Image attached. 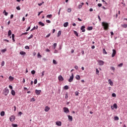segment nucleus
Returning a JSON list of instances; mask_svg holds the SVG:
<instances>
[{
  "instance_id": "9",
  "label": "nucleus",
  "mask_w": 127,
  "mask_h": 127,
  "mask_svg": "<svg viewBox=\"0 0 127 127\" xmlns=\"http://www.w3.org/2000/svg\"><path fill=\"white\" fill-rule=\"evenodd\" d=\"M56 124L57 126H59V127H61V126L62 125V123L60 121H57L56 123Z\"/></svg>"
},
{
  "instance_id": "32",
  "label": "nucleus",
  "mask_w": 127,
  "mask_h": 127,
  "mask_svg": "<svg viewBox=\"0 0 127 127\" xmlns=\"http://www.w3.org/2000/svg\"><path fill=\"white\" fill-rule=\"evenodd\" d=\"M103 53L104 54H108V53L106 51V50L105 49H103Z\"/></svg>"
},
{
  "instance_id": "42",
  "label": "nucleus",
  "mask_w": 127,
  "mask_h": 127,
  "mask_svg": "<svg viewBox=\"0 0 127 127\" xmlns=\"http://www.w3.org/2000/svg\"><path fill=\"white\" fill-rule=\"evenodd\" d=\"M16 9H17L18 10H20V6H17Z\"/></svg>"
},
{
  "instance_id": "30",
  "label": "nucleus",
  "mask_w": 127,
  "mask_h": 127,
  "mask_svg": "<svg viewBox=\"0 0 127 127\" xmlns=\"http://www.w3.org/2000/svg\"><path fill=\"white\" fill-rule=\"evenodd\" d=\"M114 120L115 121H119V117H118V116L115 117Z\"/></svg>"
},
{
  "instance_id": "51",
  "label": "nucleus",
  "mask_w": 127,
  "mask_h": 127,
  "mask_svg": "<svg viewBox=\"0 0 127 127\" xmlns=\"http://www.w3.org/2000/svg\"><path fill=\"white\" fill-rule=\"evenodd\" d=\"M65 99H68V94L66 93L65 95Z\"/></svg>"
},
{
  "instance_id": "22",
  "label": "nucleus",
  "mask_w": 127,
  "mask_h": 127,
  "mask_svg": "<svg viewBox=\"0 0 127 127\" xmlns=\"http://www.w3.org/2000/svg\"><path fill=\"white\" fill-rule=\"evenodd\" d=\"M73 33L75 34L76 36H79V34H78V32L76 31H73Z\"/></svg>"
},
{
  "instance_id": "25",
  "label": "nucleus",
  "mask_w": 127,
  "mask_h": 127,
  "mask_svg": "<svg viewBox=\"0 0 127 127\" xmlns=\"http://www.w3.org/2000/svg\"><path fill=\"white\" fill-rule=\"evenodd\" d=\"M64 90H68L69 89V87L68 86V85H65L64 87Z\"/></svg>"
},
{
  "instance_id": "8",
  "label": "nucleus",
  "mask_w": 127,
  "mask_h": 127,
  "mask_svg": "<svg viewBox=\"0 0 127 127\" xmlns=\"http://www.w3.org/2000/svg\"><path fill=\"white\" fill-rule=\"evenodd\" d=\"M98 63L100 66H103V65L105 64V62H104L103 61H98Z\"/></svg>"
},
{
  "instance_id": "62",
  "label": "nucleus",
  "mask_w": 127,
  "mask_h": 127,
  "mask_svg": "<svg viewBox=\"0 0 127 127\" xmlns=\"http://www.w3.org/2000/svg\"><path fill=\"white\" fill-rule=\"evenodd\" d=\"M78 8H82V5H79V6H78Z\"/></svg>"
},
{
  "instance_id": "59",
  "label": "nucleus",
  "mask_w": 127,
  "mask_h": 127,
  "mask_svg": "<svg viewBox=\"0 0 127 127\" xmlns=\"http://www.w3.org/2000/svg\"><path fill=\"white\" fill-rule=\"evenodd\" d=\"M46 51L47 52H50V50H49V49H47L46 50Z\"/></svg>"
},
{
  "instance_id": "10",
  "label": "nucleus",
  "mask_w": 127,
  "mask_h": 127,
  "mask_svg": "<svg viewBox=\"0 0 127 127\" xmlns=\"http://www.w3.org/2000/svg\"><path fill=\"white\" fill-rule=\"evenodd\" d=\"M58 78L59 81H63L64 80V78L63 77H62V75H59Z\"/></svg>"
},
{
  "instance_id": "37",
  "label": "nucleus",
  "mask_w": 127,
  "mask_h": 127,
  "mask_svg": "<svg viewBox=\"0 0 127 127\" xmlns=\"http://www.w3.org/2000/svg\"><path fill=\"white\" fill-rule=\"evenodd\" d=\"M75 96H78L79 95V92L76 91L75 92Z\"/></svg>"
},
{
  "instance_id": "17",
  "label": "nucleus",
  "mask_w": 127,
  "mask_h": 127,
  "mask_svg": "<svg viewBox=\"0 0 127 127\" xmlns=\"http://www.w3.org/2000/svg\"><path fill=\"white\" fill-rule=\"evenodd\" d=\"M20 55H26V53H25V52L21 51L20 52Z\"/></svg>"
},
{
  "instance_id": "52",
  "label": "nucleus",
  "mask_w": 127,
  "mask_h": 127,
  "mask_svg": "<svg viewBox=\"0 0 127 127\" xmlns=\"http://www.w3.org/2000/svg\"><path fill=\"white\" fill-rule=\"evenodd\" d=\"M42 12H43V11H41L39 12L38 14V16H39V15H40V14L42 13Z\"/></svg>"
},
{
  "instance_id": "6",
  "label": "nucleus",
  "mask_w": 127,
  "mask_h": 127,
  "mask_svg": "<svg viewBox=\"0 0 127 127\" xmlns=\"http://www.w3.org/2000/svg\"><path fill=\"white\" fill-rule=\"evenodd\" d=\"M35 93L37 96H39V95H40V93H41V90H38L36 89Z\"/></svg>"
},
{
  "instance_id": "21",
  "label": "nucleus",
  "mask_w": 127,
  "mask_h": 127,
  "mask_svg": "<svg viewBox=\"0 0 127 127\" xmlns=\"http://www.w3.org/2000/svg\"><path fill=\"white\" fill-rule=\"evenodd\" d=\"M11 35V31L9 30L8 32V36H10Z\"/></svg>"
},
{
  "instance_id": "23",
  "label": "nucleus",
  "mask_w": 127,
  "mask_h": 127,
  "mask_svg": "<svg viewBox=\"0 0 127 127\" xmlns=\"http://www.w3.org/2000/svg\"><path fill=\"white\" fill-rule=\"evenodd\" d=\"M3 13H4V15H5L6 16H7V15L8 14V13L6 12V11H5V10L3 11Z\"/></svg>"
},
{
  "instance_id": "64",
  "label": "nucleus",
  "mask_w": 127,
  "mask_h": 127,
  "mask_svg": "<svg viewBox=\"0 0 127 127\" xmlns=\"http://www.w3.org/2000/svg\"><path fill=\"white\" fill-rule=\"evenodd\" d=\"M29 29H30V27H29L26 30V31H28V30H29Z\"/></svg>"
},
{
  "instance_id": "61",
  "label": "nucleus",
  "mask_w": 127,
  "mask_h": 127,
  "mask_svg": "<svg viewBox=\"0 0 127 127\" xmlns=\"http://www.w3.org/2000/svg\"><path fill=\"white\" fill-rule=\"evenodd\" d=\"M50 35H51V34H49L48 35H47L46 36V37L48 38V37H49L50 36Z\"/></svg>"
},
{
  "instance_id": "56",
  "label": "nucleus",
  "mask_w": 127,
  "mask_h": 127,
  "mask_svg": "<svg viewBox=\"0 0 127 127\" xmlns=\"http://www.w3.org/2000/svg\"><path fill=\"white\" fill-rule=\"evenodd\" d=\"M98 18L99 20V21H101V17H100V15L98 16Z\"/></svg>"
},
{
  "instance_id": "41",
  "label": "nucleus",
  "mask_w": 127,
  "mask_h": 127,
  "mask_svg": "<svg viewBox=\"0 0 127 127\" xmlns=\"http://www.w3.org/2000/svg\"><path fill=\"white\" fill-rule=\"evenodd\" d=\"M12 127H17V125H16V124H12Z\"/></svg>"
},
{
  "instance_id": "16",
  "label": "nucleus",
  "mask_w": 127,
  "mask_h": 127,
  "mask_svg": "<svg viewBox=\"0 0 127 127\" xmlns=\"http://www.w3.org/2000/svg\"><path fill=\"white\" fill-rule=\"evenodd\" d=\"M11 94L12 96H15V91H14L13 90H12L11 91Z\"/></svg>"
},
{
  "instance_id": "36",
  "label": "nucleus",
  "mask_w": 127,
  "mask_h": 127,
  "mask_svg": "<svg viewBox=\"0 0 127 127\" xmlns=\"http://www.w3.org/2000/svg\"><path fill=\"white\" fill-rule=\"evenodd\" d=\"M92 29H93V27L92 26L88 27V30H92Z\"/></svg>"
},
{
  "instance_id": "40",
  "label": "nucleus",
  "mask_w": 127,
  "mask_h": 127,
  "mask_svg": "<svg viewBox=\"0 0 127 127\" xmlns=\"http://www.w3.org/2000/svg\"><path fill=\"white\" fill-rule=\"evenodd\" d=\"M31 74H32V75H34V74H35V70H32Z\"/></svg>"
},
{
  "instance_id": "7",
  "label": "nucleus",
  "mask_w": 127,
  "mask_h": 127,
  "mask_svg": "<svg viewBox=\"0 0 127 127\" xmlns=\"http://www.w3.org/2000/svg\"><path fill=\"white\" fill-rule=\"evenodd\" d=\"M14 120H15V117L14 116H11L9 118V120L10 121V122H14Z\"/></svg>"
},
{
  "instance_id": "20",
  "label": "nucleus",
  "mask_w": 127,
  "mask_h": 127,
  "mask_svg": "<svg viewBox=\"0 0 127 127\" xmlns=\"http://www.w3.org/2000/svg\"><path fill=\"white\" fill-rule=\"evenodd\" d=\"M39 24L42 26H44L45 25L44 23H42V22H39Z\"/></svg>"
},
{
  "instance_id": "39",
  "label": "nucleus",
  "mask_w": 127,
  "mask_h": 127,
  "mask_svg": "<svg viewBox=\"0 0 127 127\" xmlns=\"http://www.w3.org/2000/svg\"><path fill=\"white\" fill-rule=\"evenodd\" d=\"M53 46L54 47V49H55V48H56V47L57 46V43L54 44Z\"/></svg>"
},
{
  "instance_id": "28",
  "label": "nucleus",
  "mask_w": 127,
  "mask_h": 127,
  "mask_svg": "<svg viewBox=\"0 0 127 127\" xmlns=\"http://www.w3.org/2000/svg\"><path fill=\"white\" fill-rule=\"evenodd\" d=\"M53 63L55 64V65H56L57 64V62L55 61V60H53Z\"/></svg>"
},
{
  "instance_id": "2",
  "label": "nucleus",
  "mask_w": 127,
  "mask_h": 127,
  "mask_svg": "<svg viewBox=\"0 0 127 127\" xmlns=\"http://www.w3.org/2000/svg\"><path fill=\"white\" fill-rule=\"evenodd\" d=\"M9 93V90H8L7 87H6L5 89H4V90H3L2 94L4 95V96H7Z\"/></svg>"
},
{
  "instance_id": "43",
  "label": "nucleus",
  "mask_w": 127,
  "mask_h": 127,
  "mask_svg": "<svg viewBox=\"0 0 127 127\" xmlns=\"http://www.w3.org/2000/svg\"><path fill=\"white\" fill-rule=\"evenodd\" d=\"M67 11L68 12H71V11H72V9L71 8H68Z\"/></svg>"
},
{
  "instance_id": "54",
  "label": "nucleus",
  "mask_w": 127,
  "mask_h": 127,
  "mask_svg": "<svg viewBox=\"0 0 127 127\" xmlns=\"http://www.w3.org/2000/svg\"><path fill=\"white\" fill-rule=\"evenodd\" d=\"M98 6H99V7H101V6H102V4L101 3H98Z\"/></svg>"
},
{
  "instance_id": "1",
  "label": "nucleus",
  "mask_w": 127,
  "mask_h": 127,
  "mask_svg": "<svg viewBox=\"0 0 127 127\" xmlns=\"http://www.w3.org/2000/svg\"><path fill=\"white\" fill-rule=\"evenodd\" d=\"M102 24L104 27V30H108V29L109 28V24L107 22H103Z\"/></svg>"
},
{
  "instance_id": "27",
  "label": "nucleus",
  "mask_w": 127,
  "mask_h": 127,
  "mask_svg": "<svg viewBox=\"0 0 127 127\" xmlns=\"http://www.w3.org/2000/svg\"><path fill=\"white\" fill-rule=\"evenodd\" d=\"M113 106H114V107L115 108V109H118V105H117V104H114V105H113Z\"/></svg>"
},
{
  "instance_id": "19",
  "label": "nucleus",
  "mask_w": 127,
  "mask_h": 127,
  "mask_svg": "<svg viewBox=\"0 0 127 127\" xmlns=\"http://www.w3.org/2000/svg\"><path fill=\"white\" fill-rule=\"evenodd\" d=\"M4 115H5L4 111H2V112H1V113H0V116H1V117H3V116H4Z\"/></svg>"
},
{
  "instance_id": "63",
  "label": "nucleus",
  "mask_w": 127,
  "mask_h": 127,
  "mask_svg": "<svg viewBox=\"0 0 127 127\" xmlns=\"http://www.w3.org/2000/svg\"><path fill=\"white\" fill-rule=\"evenodd\" d=\"M12 38H14V34H12Z\"/></svg>"
},
{
  "instance_id": "45",
  "label": "nucleus",
  "mask_w": 127,
  "mask_h": 127,
  "mask_svg": "<svg viewBox=\"0 0 127 127\" xmlns=\"http://www.w3.org/2000/svg\"><path fill=\"white\" fill-rule=\"evenodd\" d=\"M123 27H124L125 28H127V24H124L123 25Z\"/></svg>"
},
{
  "instance_id": "11",
  "label": "nucleus",
  "mask_w": 127,
  "mask_h": 127,
  "mask_svg": "<svg viewBox=\"0 0 127 127\" xmlns=\"http://www.w3.org/2000/svg\"><path fill=\"white\" fill-rule=\"evenodd\" d=\"M108 83L110 84V86H113V85H114V83L111 79L108 80Z\"/></svg>"
},
{
  "instance_id": "46",
  "label": "nucleus",
  "mask_w": 127,
  "mask_h": 127,
  "mask_svg": "<svg viewBox=\"0 0 127 127\" xmlns=\"http://www.w3.org/2000/svg\"><path fill=\"white\" fill-rule=\"evenodd\" d=\"M9 80H13V77L10 76L9 77Z\"/></svg>"
},
{
  "instance_id": "29",
  "label": "nucleus",
  "mask_w": 127,
  "mask_h": 127,
  "mask_svg": "<svg viewBox=\"0 0 127 127\" xmlns=\"http://www.w3.org/2000/svg\"><path fill=\"white\" fill-rule=\"evenodd\" d=\"M96 74L99 75V73H100V71L98 70V68L96 69Z\"/></svg>"
},
{
  "instance_id": "35",
  "label": "nucleus",
  "mask_w": 127,
  "mask_h": 127,
  "mask_svg": "<svg viewBox=\"0 0 127 127\" xmlns=\"http://www.w3.org/2000/svg\"><path fill=\"white\" fill-rule=\"evenodd\" d=\"M112 97H114V98H116L117 97V95L115 93H113L112 94Z\"/></svg>"
},
{
  "instance_id": "58",
  "label": "nucleus",
  "mask_w": 127,
  "mask_h": 127,
  "mask_svg": "<svg viewBox=\"0 0 127 127\" xmlns=\"http://www.w3.org/2000/svg\"><path fill=\"white\" fill-rule=\"evenodd\" d=\"M28 33L27 32H25V33H23L22 35H26V34H27Z\"/></svg>"
},
{
  "instance_id": "4",
  "label": "nucleus",
  "mask_w": 127,
  "mask_h": 127,
  "mask_svg": "<svg viewBox=\"0 0 127 127\" xmlns=\"http://www.w3.org/2000/svg\"><path fill=\"white\" fill-rule=\"evenodd\" d=\"M63 110H64V113H66V114H68V113H69V109H68V108L64 107L63 108Z\"/></svg>"
},
{
  "instance_id": "26",
  "label": "nucleus",
  "mask_w": 127,
  "mask_h": 127,
  "mask_svg": "<svg viewBox=\"0 0 127 127\" xmlns=\"http://www.w3.org/2000/svg\"><path fill=\"white\" fill-rule=\"evenodd\" d=\"M47 17L48 18H51L52 17V14L47 15Z\"/></svg>"
},
{
  "instance_id": "31",
  "label": "nucleus",
  "mask_w": 127,
  "mask_h": 127,
  "mask_svg": "<svg viewBox=\"0 0 127 127\" xmlns=\"http://www.w3.org/2000/svg\"><path fill=\"white\" fill-rule=\"evenodd\" d=\"M60 35H61V31H59L58 33V36L59 37Z\"/></svg>"
},
{
  "instance_id": "5",
  "label": "nucleus",
  "mask_w": 127,
  "mask_h": 127,
  "mask_svg": "<svg viewBox=\"0 0 127 127\" xmlns=\"http://www.w3.org/2000/svg\"><path fill=\"white\" fill-rule=\"evenodd\" d=\"M116 54H117V51H116V50L113 49L112 57H115V56H116Z\"/></svg>"
},
{
  "instance_id": "53",
  "label": "nucleus",
  "mask_w": 127,
  "mask_h": 127,
  "mask_svg": "<svg viewBox=\"0 0 127 127\" xmlns=\"http://www.w3.org/2000/svg\"><path fill=\"white\" fill-rule=\"evenodd\" d=\"M1 66H4V61H2L1 63Z\"/></svg>"
},
{
  "instance_id": "3",
  "label": "nucleus",
  "mask_w": 127,
  "mask_h": 127,
  "mask_svg": "<svg viewBox=\"0 0 127 127\" xmlns=\"http://www.w3.org/2000/svg\"><path fill=\"white\" fill-rule=\"evenodd\" d=\"M73 80H74V74L71 73V76H70V78L68 79V82L71 83V82H72Z\"/></svg>"
},
{
  "instance_id": "18",
  "label": "nucleus",
  "mask_w": 127,
  "mask_h": 127,
  "mask_svg": "<svg viewBox=\"0 0 127 127\" xmlns=\"http://www.w3.org/2000/svg\"><path fill=\"white\" fill-rule=\"evenodd\" d=\"M80 78H81V77L80 76V75H76L75 79L76 80H80Z\"/></svg>"
},
{
  "instance_id": "14",
  "label": "nucleus",
  "mask_w": 127,
  "mask_h": 127,
  "mask_svg": "<svg viewBox=\"0 0 127 127\" xmlns=\"http://www.w3.org/2000/svg\"><path fill=\"white\" fill-rule=\"evenodd\" d=\"M50 110V108H49L48 106H46L45 109V112H48Z\"/></svg>"
},
{
  "instance_id": "50",
  "label": "nucleus",
  "mask_w": 127,
  "mask_h": 127,
  "mask_svg": "<svg viewBox=\"0 0 127 127\" xmlns=\"http://www.w3.org/2000/svg\"><path fill=\"white\" fill-rule=\"evenodd\" d=\"M25 49H29V46H26L25 47Z\"/></svg>"
},
{
  "instance_id": "55",
  "label": "nucleus",
  "mask_w": 127,
  "mask_h": 127,
  "mask_svg": "<svg viewBox=\"0 0 127 127\" xmlns=\"http://www.w3.org/2000/svg\"><path fill=\"white\" fill-rule=\"evenodd\" d=\"M74 68H75V69H76V70H78V66H77V65H75V66H74Z\"/></svg>"
},
{
  "instance_id": "24",
  "label": "nucleus",
  "mask_w": 127,
  "mask_h": 127,
  "mask_svg": "<svg viewBox=\"0 0 127 127\" xmlns=\"http://www.w3.org/2000/svg\"><path fill=\"white\" fill-rule=\"evenodd\" d=\"M6 49H2L1 51V52H2V53H4V52H6Z\"/></svg>"
},
{
  "instance_id": "44",
  "label": "nucleus",
  "mask_w": 127,
  "mask_h": 127,
  "mask_svg": "<svg viewBox=\"0 0 127 127\" xmlns=\"http://www.w3.org/2000/svg\"><path fill=\"white\" fill-rule=\"evenodd\" d=\"M35 29H36V27L34 26L31 30V31H33V30H35Z\"/></svg>"
},
{
  "instance_id": "49",
  "label": "nucleus",
  "mask_w": 127,
  "mask_h": 127,
  "mask_svg": "<svg viewBox=\"0 0 127 127\" xmlns=\"http://www.w3.org/2000/svg\"><path fill=\"white\" fill-rule=\"evenodd\" d=\"M46 22H47V23H51V21L49 20H46Z\"/></svg>"
},
{
  "instance_id": "34",
  "label": "nucleus",
  "mask_w": 127,
  "mask_h": 127,
  "mask_svg": "<svg viewBox=\"0 0 127 127\" xmlns=\"http://www.w3.org/2000/svg\"><path fill=\"white\" fill-rule=\"evenodd\" d=\"M111 70H112L113 71H115V70H116V68H115V67H113V66H111Z\"/></svg>"
},
{
  "instance_id": "33",
  "label": "nucleus",
  "mask_w": 127,
  "mask_h": 127,
  "mask_svg": "<svg viewBox=\"0 0 127 127\" xmlns=\"http://www.w3.org/2000/svg\"><path fill=\"white\" fill-rule=\"evenodd\" d=\"M124 65V64L121 63L118 65V67H123V65Z\"/></svg>"
},
{
  "instance_id": "13",
  "label": "nucleus",
  "mask_w": 127,
  "mask_h": 127,
  "mask_svg": "<svg viewBox=\"0 0 127 127\" xmlns=\"http://www.w3.org/2000/svg\"><path fill=\"white\" fill-rule=\"evenodd\" d=\"M68 118V120L72 122V121H73V117L70 115H68L67 116Z\"/></svg>"
},
{
  "instance_id": "48",
  "label": "nucleus",
  "mask_w": 127,
  "mask_h": 127,
  "mask_svg": "<svg viewBox=\"0 0 127 127\" xmlns=\"http://www.w3.org/2000/svg\"><path fill=\"white\" fill-rule=\"evenodd\" d=\"M34 84H37V79H35V80L34 81Z\"/></svg>"
},
{
  "instance_id": "15",
  "label": "nucleus",
  "mask_w": 127,
  "mask_h": 127,
  "mask_svg": "<svg viewBox=\"0 0 127 127\" xmlns=\"http://www.w3.org/2000/svg\"><path fill=\"white\" fill-rule=\"evenodd\" d=\"M68 25H69V23H68V22H66L64 24V27H67Z\"/></svg>"
},
{
  "instance_id": "12",
  "label": "nucleus",
  "mask_w": 127,
  "mask_h": 127,
  "mask_svg": "<svg viewBox=\"0 0 127 127\" xmlns=\"http://www.w3.org/2000/svg\"><path fill=\"white\" fill-rule=\"evenodd\" d=\"M81 30H82V32H85V31H86V30L85 29V26H81Z\"/></svg>"
},
{
  "instance_id": "38",
  "label": "nucleus",
  "mask_w": 127,
  "mask_h": 127,
  "mask_svg": "<svg viewBox=\"0 0 127 127\" xmlns=\"http://www.w3.org/2000/svg\"><path fill=\"white\" fill-rule=\"evenodd\" d=\"M38 57L39 58H41L42 57V56L40 55V53H39L38 54Z\"/></svg>"
},
{
  "instance_id": "60",
  "label": "nucleus",
  "mask_w": 127,
  "mask_h": 127,
  "mask_svg": "<svg viewBox=\"0 0 127 127\" xmlns=\"http://www.w3.org/2000/svg\"><path fill=\"white\" fill-rule=\"evenodd\" d=\"M9 89H11V90H12V86L9 85Z\"/></svg>"
},
{
  "instance_id": "47",
  "label": "nucleus",
  "mask_w": 127,
  "mask_h": 127,
  "mask_svg": "<svg viewBox=\"0 0 127 127\" xmlns=\"http://www.w3.org/2000/svg\"><path fill=\"white\" fill-rule=\"evenodd\" d=\"M33 37V35H31L30 37H28V39H31Z\"/></svg>"
},
{
  "instance_id": "57",
  "label": "nucleus",
  "mask_w": 127,
  "mask_h": 127,
  "mask_svg": "<svg viewBox=\"0 0 127 127\" xmlns=\"http://www.w3.org/2000/svg\"><path fill=\"white\" fill-rule=\"evenodd\" d=\"M44 71H42V77H43V76H44Z\"/></svg>"
}]
</instances>
